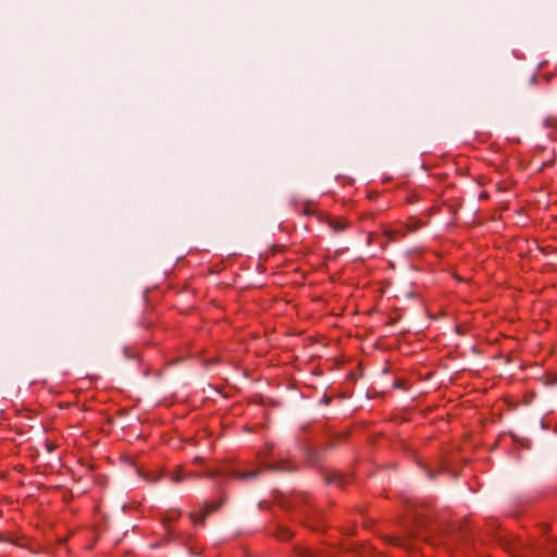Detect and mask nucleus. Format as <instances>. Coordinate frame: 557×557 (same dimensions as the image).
<instances>
[{
    "label": "nucleus",
    "mask_w": 557,
    "mask_h": 557,
    "mask_svg": "<svg viewBox=\"0 0 557 557\" xmlns=\"http://www.w3.org/2000/svg\"><path fill=\"white\" fill-rule=\"evenodd\" d=\"M404 226H405V230L408 235V234L413 233L417 230H419L422 226V223L419 220L411 218V219L407 220V222L404 224Z\"/></svg>",
    "instance_id": "8"
},
{
    "label": "nucleus",
    "mask_w": 557,
    "mask_h": 557,
    "mask_svg": "<svg viewBox=\"0 0 557 557\" xmlns=\"http://www.w3.org/2000/svg\"><path fill=\"white\" fill-rule=\"evenodd\" d=\"M384 235L389 242H395L398 238H403L407 236V232L405 230L404 224L396 225L394 227L387 228L384 231Z\"/></svg>",
    "instance_id": "5"
},
{
    "label": "nucleus",
    "mask_w": 557,
    "mask_h": 557,
    "mask_svg": "<svg viewBox=\"0 0 557 557\" xmlns=\"http://www.w3.org/2000/svg\"><path fill=\"white\" fill-rule=\"evenodd\" d=\"M258 474V470H231L227 472V479H237V480H250L256 478Z\"/></svg>",
    "instance_id": "6"
},
{
    "label": "nucleus",
    "mask_w": 557,
    "mask_h": 557,
    "mask_svg": "<svg viewBox=\"0 0 557 557\" xmlns=\"http://www.w3.org/2000/svg\"><path fill=\"white\" fill-rule=\"evenodd\" d=\"M549 553L557 554V550H555V548H554V549L549 550Z\"/></svg>",
    "instance_id": "12"
},
{
    "label": "nucleus",
    "mask_w": 557,
    "mask_h": 557,
    "mask_svg": "<svg viewBox=\"0 0 557 557\" xmlns=\"http://www.w3.org/2000/svg\"><path fill=\"white\" fill-rule=\"evenodd\" d=\"M321 222L326 224L334 233H342L349 226V222L343 216H332L324 214L320 218Z\"/></svg>",
    "instance_id": "2"
},
{
    "label": "nucleus",
    "mask_w": 557,
    "mask_h": 557,
    "mask_svg": "<svg viewBox=\"0 0 557 557\" xmlns=\"http://www.w3.org/2000/svg\"><path fill=\"white\" fill-rule=\"evenodd\" d=\"M219 507L218 504L214 503H206L199 510L191 511L189 518L194 524H202L206 517L211 512L216 510Z\"/></svg>",
    "instance_id": "3"
},
{
    "label": "nucleus",
    "mask_w": 557,
    "mask_h": 557,
    "mask_svg": "<svg viewBox=\"0 0 557 557\" xmlns=\"http://www.w3.org/2000/svg\"><path fill=\"white\" fill-rule=\"evenodd\" d=\"M275 536L280 541H287L292 539L293 531L286 525H278L275 532Z\"/></svg>",
    "instance_id": "7"
},
{
    "label": "nucleus",
    "mask_w": 557,
    "mask_h": 557,
    "mask_svg": "<svg viewBox=\"0 0 557 557\" xmlns=\"http://www.w3.org/2000/svg\"><path fill=\"white\" fill-rule=\"evenodd\" d=\"M430 530L422 523L417 522L412 528L406 531L404 536L387 535L386 542L391 545L403 547L407 552L416 549L418 545V537H422L423 541L429 542L431 545H435V541L431 537Z\"/></svg>",
    "instance_id": "1"
},
{
    "label": "nucleus",
    "mask_w": 557,
    "mask_h": 557,
    "mask_svg": "<svg viewBox=\"0 0 557 557\" xmlns=\"http://www.w3.org/2000/svg\"><path fill=\"white\" fill-rule=\"evenodd\" d=\"M181 481V478L176 476L173 479V482H180Z\"/></svg>",
    "instance_id": "10"
},
{
    "label": "nucleus",
    "mask_w": 557,
    "mask_h": 557,
    "mask_svg": "<svg viewBox=\"0 0 557 557\" xmlns=\"http://www.w3.org/2000/svg\"><path fill=\"white\" fill-rule=\"evenodd\" d=\"M180 517H181V511L177 509H171L165 512L162 523H163V527H164L166 533L170 534L173 532L172 523L175 522L176 520H178Z\"/></svg>",
    "instance_id": "4"
},
{
    "label": "nucleus",
    "mask_w": 557,
    "mask_h": 557,
    "mask_svg": "<svg viewBox=\"0 0 557 557\" xmlns=\"http://www.w3.org/2000/svg\"><path fill=\"white\" fill-rule=\"evenodd\" d=\"M371 236H372V234H369L368 244L371 243Z\"/></svg>",
    "instance_id": "11"
},
{
    "label": "nucleus",
    "mask_w": 557,
    "mask_h": 557,
    "mask_svg": "<svg viewBox=\"0 0 557 557\" xmlns=\"http://www.w3.org/2000/svg\"><path fill=\"white\" fill-rule=\"evenodd\" d=\"M297 555L298 557H314V555L305 546L298 548Z\"/></svg>",
    "instance_id": "9"
}]
</instances>
